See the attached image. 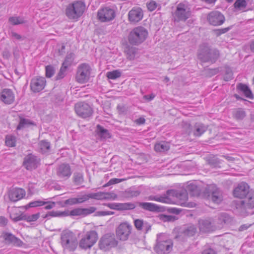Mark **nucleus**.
<instances>
[{
    "label": "nucleus",
    "mask_w": 254,
    "mask_h": 254,
    "mask_svg": "<svg viewBox=\"0 0 254 254\" xmlns=\"http://www.w3.org/2000/svg\"><path fill=\"white\" fill-rule=\"evenodd\" d=\"M173 242L167 235H157L153 250L156 254H169L173 250Z\"/></svg>",
    "instance_id": "nucleus-1"
},
{
    "label": "nucleus",
    "mask_w": 254,
    "mask_h": 254,
    "mask_svg": "<svg viewBox=\"0 0 254 254\" xmlns=\"http://www.w3.org/2000/svg\"><path fill=\"white\" fill-rule=\"evenodd\" d=\"M220 53L216 49H211L207 45L202 44L199 47L197 57L203 63H215L219 59Z\"/></svg>",
    "instance_id": "nucleus-2"
},
{
    "label": "nucleus",
    "mask_w": 254,
    "mask_h": 254,
    "mask_svg": "<svg viewBox=\"0 0 254 254\" xmlns=\"http://www.w3.org/2000/svg\"><path fill=\"white\" fill-rule=\"evenodd\" d=\"M61 244L64 252H73L77 247L78 241L73 233L64 231L61 234Z\"/></svg>",
    "instance_id": "nucleus-3"
},
{
    "label": "nucleus",
    "mask_w": 254,
    "mask_h": 254,
    "mask_svg": "<svg viewBox=\"0 0 254 254\" xmlns=\"http://www.w3.org/2000/svg\"><path fill=\"white\" fill-rule=\"evenodd\" d=\"M148 36L147 30L143 27L138 26L129 33L128 39L131 45H138L144 42Z\"/></svg>",
    "instance_id": "nucleus-4"
},
{
    "label": "nucleus",
    "mask_w": 254,
    "mask_h": 254,
    "mask_svg": "<svg viewBox=\"0 0 254 254\" xmlns=\"http://www.w3.org/2000/svg\"><path fill=\"white\" fill-rule=\"evenodd\" d=\"M191 15V11L190 5L184 3H179L176 9L173 13L175 21H186Z\"/></svg>",
    "instance_id": "nucleus-5"
},
{
    "label": "nucleus",
    "mask_w": 254,
    "mask_h": 254,
    "mask_svg": "<svg viewBox=\"0 0 254 254\" xmlns=\"http://www.w3.org/2000/svg\"><path fill=\"white\" fill-rule=\"evenodd\" d=\"M85 8L83 2L76 1L68 5L66 8V15L70 19H77L83 13Z\"/></svg>",
    "instance_id": "nucleus-6"
},
{
    "label": "nucleus",
    "mask_w": 254,
    "mask_h": 254,
    "mask_svg": "<svg viewBox=\"0 0 254 254\" xmlns=\"http://www.w3.org/2000/svg\"><path fill=\"white\" fill-rule=\"evenodd\" d=\"M204 195L213 202L219 204L222 200L221 190L214 184L207 186L204 191Z\"/></svg>",
    "instance_id": "nucleus-7"
},
{
    "label": "nucleus",
    "mask_w": 254,
    "mask_h": 254,
    "mask_svg": "<svg viewBox=\"0 0 254 254\" xmlns=\"http://www.w3.org/2000/svg\"><path fill=\"white\" fill-rule=\"evenodd\" d=\"M118 243V241L113 233H107L100 239L99 246L100 249L106 251L116 247Z\"/></svg>",
    "instance_id": "nucleus-8"
},
{
    "label": "nucleus",
    "mask_w": 254,
    "mask_h": 254,
    "mask_svg": "<svg viewBox=\"0 0 254 254\" xmlns=\"http://www.w3.org/2000/svg\"><path fill=\"white\" fill-rule=\"evenodd\" d=\"M132 226L127 222L121 223L116 229L117 239L121 241H126L131 233Z\"/></svg>",
    "instance_id": "nucleus-9"
},
{
    "label": "nucleus",
    "mask_w": 254,
    "mask_h": 254,
    "mask_svg": "<svg viewBox=\"0 0 254 254\" xmlns=\"http://www.w3.org/2000/svg\"><path fill=\"white\" fill-rule=\"evenodd\" d=\"M98 234L95 231H90L86 234L80 241L79 246L83 249L91 248L97 242Z\"/></svg>",
    "instance_id": "nucleus-10"
},
{
    "label": "nucleus",
    "mask_w": 254,
    "mask_h": 254,
    "mask_svg": "<svg viewBox=\"0 0 254 254\" xmlns=\"http://www.w3.org/2000/svg\"><path fill=\"white\" fill-rule=\"evenodd\" d=\"M25 195L26 191L23 189L18 187H12L7 190L5 194V197L7 198L9 201L15 202L22 199Z\"/></svg>",
    "instance_id": "nucleus-11"
},
{
    "label": "nucleus",
    "mask_w": 254,
    "mask_h": 254,
    "mask_svg": "<svg viewBox=\"0 0 254 254\" xmlns=\"http://www.w3.org/2000/svg\"><path fill=\"white\" fill-rule=\"evenodd\" d=\"M56 175L58 179L63 180L68 179L72 174L71 168L67 163H62L56 168Z\"/></svg>",
    "instance_id": "nucleus-12"
},
{
    "label": "nucleus",
    "mask_w": 254,
    "mask_h": 254,
    "mask_svg": "<svg viewBox=\"0 0 254 254\" xmlns=\"http://www.w3.org/2000/svg\"><path fill=\"white\" fill-rule=\"evenodd\" d=\"M91 73V68L89 64H82L77 69L76 78L77 82L83 83L87 82L89 79Z\"/></svg>",
    "instance_id": "nucleus-13"
},
{
    "label": "nucleus",
    "mask_w": 254,
    "mask_h": 254,
    "mask_svg": "<svg viewBox=\"0 0 254 254\" xmlns=\"http://www.w3.org/2000/svg\"><path fill=\"white\" fill-rule=\"evenodd\" d=\"M74 109L78 116L84 119L91 117L93 113L92 107L85 102H80L76 103Z\"/></svg>",
    "instance_id": "nucleus-14"
},
{
    "label": "nucleus",
    "mask_w": 254,
    "mask_h": 254,
    "mask_svg": "<svg viewBox=\"0 0 254 254\" xmlns=\"http://www.w3.org/2000/svg\"><path fill=\"white\" fill-rule=\"evenodd\" d=\"M115 15V12L113 9L109 7H105L98 10L97 16L100 22H107L113 20Z\"/></svg>",
    "instance_id": "nucleus-15"
},
{
    "label": "nucleus",
    "mask_w": 254,
    "mask_h": 254,
    "mask_svg": "<svg viewBox=\"0 0 254 254\" xmlns=\"http://www.w3.org/2000/svg\"><path fill=\"white\" fill-rule=\"evenodd\" d=\"M207 20L208 23L213 26L221 25L225 21L224 15L218 11H213L207 15Z\"/></svg>",
    "instance_id": "nucleus-16"
},
{
    "label": "nucleus",
    "mask_w": 254,
    "mask_h": 254,
    "mask_svg": "<svg viewBox=\"0 0 254 254\" xmlns=\"http://www.w3.org/2000/svg\"><path fill=\"white\" fill-rule=\"evenodd\" d=\"M198 225L200 231L203 233H208L216 229L213 221L211 218L199 219Z\"/></svg>",
    "instance_id": "nucleus-17"
},
{
    "label": "nucleus",
    "mask_w": 254,
    "mask_h": 254,
    "mask_svg": "<svg viewBox=\"0 0 254 254\" xmlns=\"http://www.w3.org/2000/svg\"><path fill=\"white\" fill-rule=\"evenodd\" d=\"M239 209H252L254 208V191H251L244 200H241L237 204Z\"/></svg>",
    "instance_id": "nucleus-18"
},
{
    "label": "nucleus",
    "mask_w": 254,
    "mask_h": 254,
    "mask_svg": "<svg viewBox=\"0 0 254 254\" xmlns=\"http://www.w3.org/2000/svg\"><path fill=\"white\" fill-rule=\"evenodd\" d=\"M249 191V186L246 183L242 182L238 184V186L234 190V195L238 198H243L246 197Z\"/></svg>",
    "instance_id": "nucleus-19"
},
{
    "label": "nucleus",
    "mask_w": 254,
    "mask_h": 254,
    "mask_svg": "<svg viewBox=\"0 0 254 254\" xmlns=\"http://www.w3.org/2000/svg\"><path fill=\"white\" fill-rule=\"evenodd\" d=\"M0 100L5 104H11L15 100L13 92L9 89H4L0 93Z\"/></svg>",
    "instance_id": "nucleus-20"
},
{
    "label": "nucleus",
    "mask_w": 254,
    "mask_h": 254,
    "mask_svg": "<svg viewBox=\"0 0 254 254\" xmlns=\"http://www.w3.org/2000/svg\"><path fill=\"white\" fill-rule=\"evenodd\" d=\"M143 13L140 7H134L130 10L128 14V20L132 23H136L141 20L143 17Z\"/></svg>",
    "instance_id": "nucleus-21"
},
{
    "label": "nucleus",
    "mask_w": 254,
    "mask_h": 254,
    "mask_svg": "<svg viewBox=\"0 0 254 254\" xmlns=\"http://www.w3.org/2000/svg\"><path fill=\"white\" fill-rule=\"evenodd\" d=\"M96 210V208L93 206L88 208H76L70 211H68V216H86L94 212Z\"/></svg>",
    "instance_id": "nucleus-22"
},
{
    "label": "nucleus",
    "mask_w": 254,
    "mask_h": 254,
    "mask_svg": "<svg viewBox=\"0 0 254 254\" xmlns=\"http://www.w3.org/2000/svg\"><path fill=\"white\" fill-rule=\"evenodd\" d=\"M107 206L111 209L118 210H132L135 208V204L131 202L109 203Z\"/></svg>",
    "instance_id": "nucleus-23"
},
{
    "label": "nucleus",
    "mask_w": 254,
    "mask_h": 254,
    "mask_svg": "<svg viewBox=\"0 0 254 254\" xmlns=\"http://www.w3.org/2000/svg\"><path fill=\"white\" fill-rule=\"evenodd\" d=\"M46 79L43 77H37L33 81V92H39L46 85Z\"/></svg>",
    "instance_id": "nucleus-24"
},
{
    "label": "nucleus",
    "mask_w": 254,
    "mask_h": 254,
    "mask_svg": "<svg viewBox=\"0 0 254 254\" xmlns=\"http://www.w3.org/2000/svg\"><path fill=\"white\" fill-rule=\"evenodd\" d=\"M173 190H168L166 191V194L161 196L158 195H150L148 197V199L149 200H154L162 203H169L170 202V199L168 197L172 193Z\"/></svg>",
    "instance_id": "nucleus-25"
},
{
    "label": "nucleus",
    "mask_w": 254,
    "mask_h": 254,
    "mask_svg": "<svg viewBox=\"0 0 254 254\" xmlns=\"http://www.w3.org/2000/svg\"><path fill=\"white\" fill-rule=\"evenodd\" d=\"M9 213L11 219L15 222L21 220L23 219L25 217L19 208L17 207L12 208Z\"/></svg>",
    "instance_id": "nucleus-26"
},
{
    "label": "nucleus",
    "mask_w": 254,
    "mask_h": 254,
    "mask_svg": "<svg viewBox=\"0 0 254 254\" xmlns=\"http://www.w3.org/2000/svg\"><path fill=\"white\" fill-rule=\"evenodd\" d=\"M138 206L142 209L152 212L159 211V207L156 204L149 202H138Z\"/></svg>",
    "instance_id": "nucleus-27"
},
{
    "label": "nucleus",
    "mask_w": 254,
    "mask_h": 254,
    "mask_svg": "<svg viewBox=\"0 0 254 254\" xmlns=\"http://www.w3.org/2000/svg\"><path fill=\"white\" fill-rule=\"evenodd\" d=\"M237 89L243 92L245 96L249 99H253V95L250 88L246 84L239 83L237 86Z\"/></svg>",
    "instance_id": "nucleus-28"
},
{
    "label": "nucleus",
    "mask_w": 254,
    "mask_h": 254,
    "mask_svg": "<svg viewBox=\"0 0 254 254\" xmlns=\"http://www.w3.org/2000/svg\"><path fill=\"white\" fill-rule=\"evenodd\" d=\"M97 132L98 135L103 139H106L111 137L108 130L104 128L100 125L97 126Z\"/></svg>",
    "instance_id": "nucleus-29"
},
{
    "label": "nucleus",
    "mask_w": 254,
    "mask_h": 254,
    "mask_svg": "<svg viewBox=\"0 0 254 254\" xmlns=\"http://www.w3.org/2000/svg\"><path fill=\"white\" fill-rule=\"evenodd\" d=\"M194 128V135L195 136H199L207 130V127L201 123H197L195 124Z\"/></svg>",
    "instance_id": "nucleus-30"
},
{
    "label": "nucleus",
    "mask_w": 254,
    "mask_h": 254,
    "mask_svg": "<svg viewBox=\"0 0 254 254\" xmlns=\"http://www.w3.org/2000/svg\"><path fill=\"white\" fill-rule=\"evenodd\" d=\"M68 214V210L64 211H51L48 212L45 215L43 216L44 218L48 217H65L67 216Z\"/></svg>",
    "instance_id": "nucleus-31"
},
{
    "label": "nucleus",
    "mask_w": 254,
    "mask_h": 254,
    "mask_svg": "<svg viewBox=\"0 0 254 254\" xmlns=\"http://www.w3.org/2000/svg\"><path fill=\"white\" fill-rule=\"evenodd\" d=\"M125 52L127 54V58L129 60H133L135 58L136 53V49L134 47L127 45L125 49Z\"/></svg>",
    "instance_id": "nucleus-32"
},
{
    "label": "nucleus",
    "mask_w": 254,
    "mask_h": 254,
    "mask_svg": "<svg viewBox=\"0 0 254 254\" xmlns=\"http://www.w3.org/2000/svg\"><path fill=\"white\" fill-rule=\"evenodd\" d=\"M196 232V227L194 225H190L184 229L183 234L187 237H192L195 234Z\"/></svg>",
    "instance_id": "nucleus-33"
},
{
    "label": "nucleus",
    "mask_w": 254,
    "mask_h": 254,
    "mask_svg": "<svg viewBox=\"0 0 254 254\" xmlns=\"http://www.w3.org/2000/svg\"><path fill=\"white\" fill-rule=\"evenodd\" d=\"M170 148L169 144L165 141H161L156 143L154 146V149L157 152H165Z\"/></svg>",
    "instance_id": "nucleus-34"
},
{
    "label": "nucleus",
    "mask_w": 254,
    "mask_h": 254,
    "mask_svg": "<svg viewBox=\"0 0 254 254\" xmlns=\"http://www.w3.org/2000/svg\"><path fill=\"white\" fill-rule=\"evenodd\" d=\"M73 182L76 185H81L84 182L83 174L82 172H75L73 175Z\"/></svg>",
    "instance_id": "nucleus-35"
},
{
    "label": "nucleus",
    "mask_w": 254,
    "mask_h": 254,
    "mask_svg": "<svg viewBox=\"0 0 254 254\" xmlns=\"http://www.w3.org/2000/svg\"><path fill=\"white\" fill-rule=\"evenodd\" d=\"M187 191H189L192 196H197L199 194L200 189L196 185L190 184L187 186Z\"/></svg>",
    "instance_id": "nucleus-36"
},
{
    "label": "nucleus",
    "mask_w": 254,
    "mask_h": 254,
    "mask_svg": "<svg viewBox=\"0 0 254 254\" xmlns=\"http://www.w3.org/2000/svg\"><path fill=\"white\" fill-rule=\"evenodd\" d=\"M39 148L42 153H46L50 149V143L48 141L42 140L39 143Z\"/></svg>",
    "instance_id": "nucleus-37"
},
{
    "label": "nucleus",
    "mask_w": 254,
    "mask_h": 254,
    "mask_svg": "<svg viewBox=\"0 0 254 254\" xmlns=\"http://www.w3.org/2000/svg\"><path fill=\"white\" fill-rule=\"evenodd\" d=\"M16 138L12 135H7L5 136V143L9 147H14L16 145Z\"/></svg>",
    "instance_id": "nucleus-38"
},
{
    "label": "nucleus",
    "mask_w": 254,
    "mask_h": 254,
    "mask_svg": "<svg viewBox=\"0 0 254 254\" xmlns=\"http://www.w3.org/2000/svg\"><path fill=\"white\" fill-rule=\"evenodd\" d=\"M233 116L236 120H242L246 117V113L244 109L239 108L234 112Z\"/></svg>",
    "instance_id": "nucleus-39"
},
{
    "label": "nucleus",
    "mask_w": 254,
    "mask_h": 254,
    "mask_svg": "<svg viewBox=\"0 0 254 254\" xmlns=\"http://www.w3.org/2000/svg\"><path fill=\"white\" fill-rule=\"evenodd\" d=\"M23 165L27 170L32 169V156L30 154L25 157Z\"/></svg>",
    "instance_id": "nucleus-40"
},
{
    "label": "nucleus",
    "mask_w": 254,
    "mask_h": 254,
    "mask_svg": "<svg viewBox=\"0 0 254 254\" xmlns=\"http://www.w3.org/2000/svg\"><path fill=\"white\" fill-rule=\"evenodd\" d=\"M177 197L182 200L181 205H185L188 200V193L186 190H182L177 194Z\"/></svg>",
    "instance_id": "nucleus-41"
},
{
    "label": "nucleus",
    "mask_w": 254,
    "mask_h": 254,
    "mask_svg": "<svg viewBox=\"0 0 254 254\" xmlns=\"http://www.w3.org/2000/svg\"><path fill=\"white\" fill-rule=\"evenodd\" d=\"M68 66L62 64V66L60 68V70L56 77V80H59L63 78L65 74Z\"/></svg>",
    "instance_id": "nucleus-42"
},
{
    "label": "nucleus",
    "mask_w": 254,
    "mask_h": 254,
    "mask_svg": "<svg viewBox=\"0 0 254 254\" xmlns=\"http://www.w3.org/2000/svg\"><path fill=\"white\" fill-rule=\"evenodd\" d=\"M121 76V73L118 70L109 71L107 73V77L109 79H115Z\"/></svg>",
    "instance_id": "nucleus-43"
},
{
    "label": "nucleus",
    "mask_w": 254,
    "mask_h": 254,
    "mask_svg": "<svg viewBox=\"0 0 254 254\" xmlns=\"http://www.w3.org/2000/svg\"><path fill=\"white\" fill-rule=\"evenodd\" d=\"M9 21L12 25H18L24 23L25 20L19 17H11L9 18Z\"/></svg>",
    "instance_id": "nucleus-44"
},
{
    "label": "nucleus",
    "mask_w": 254,
    "mask_h": 254,
    "mask_svg": "<svg viewBox=\"0 0 254 254\" xmlns=\"http://www.w3.org/2000/svg\"><path fill=\"white\" fill-rule=\"evenodd\" d=\"M73 58L74 54L73 53H70L66 55L64 63H63V64L65 65L68 67L73 62Z\"/></svg>",
    "instance_id": "nucleus-45"
},
{
    "label": "nucleus",
    "mask_w": 254,
    "mask_h": 254,
    "mask_svg": "<svg viewBox=\"0 0 254 254\" xmlns=\"http://www.w3.org/2000/svg\"><path fill=\"white\" fill-rule=\"evenodd\" d=\"M183 131L185 133L190 134L191 131V127L190 124L187 122H183L181 124Z\"/></svg>",
    "instance_id": "nucleus-46"
},
{
    "label": "nucleus",
    "mask_w": 254,
    "mask_h": 254,
    "mask_svg": "<svg viewBox=\"0 0 254 254\" xmlns=\"http://www.w3.org/2000/svg\"><path fill=\"white\" fill-rule=\"evenodd\" d=\"M55 73V69L54 66L49 65L46 66V76L47 77H51Z\"/></svg>",
    "instance_id": "nucleus-47"
},
{
    "label": "nucleus",
    "mask_w": 254,
    "mask_h": 254,
    "mask_svg": "<svg viewBox=\"0 0 254 254\" xmlns=\"http://www.w3.org/2000/svg\"><path fill=\"white\" fill-rule=\"evenodd\" d=\"M247 5L245 0H237L234 3L235 7L240 10L245 8Z\"/></svg>",
    "instance_id": "nucleus-48"
},
{
    "label": "nucleus",
    "mask_w": 254,
    "mask_h": 254,
    "mask_svg": "<svg viewBox=\"0 0 254 254\" xmlns=\"http://www.w3.org/2000/svg\"><path fill=\"white\" fill-rule=\"evenodd\" d=\"M14 237V235L8 233H6L3 235L4 240L8 244H12Z\"/></svg>",
    "instance_id": "nucleus-49"
},
{
    "label": "nucleus",
    "mask_w": 254,
    "mask_h": 254,
    "mask_svg": "<svg viewBox=\"0 0 254 254\" xmlns=\"http://www.w3.org/2000/svg\"><path fill=\"white\" fill-rule=\"evenodd\" d=\"M144 223L143 221L141 219H135L134 221V225L136 229L140 231L142 229Z\"/></svg>",
    "instance_id": "nucleus-50"
},
{
    "label": "nucleus",
    "mask_w": 254,
    "mask_h": 254,
    "mask_svg": "<svg viewBox=\"0 0 254 254\" xmlns=\"http://www.w3.org/2000/svg\"><path fill=\"white\" fill-rule=\"evenodd\" d=\"M231 28L232 26H230L224 28L216 29L214 30V32L217 36H219L222 34L227 33L231 29Z\"/></svg>",
    "instance_id": "nucleus-51"
},
{
    "label": "nucleus",
    "mask_w": 254,
    "mask_h": 254,
    "mask_svg": "<svg viewBox=\"0 0 254 254\" xmlns=\"http://www.w3.org/2000/svg\"><path fill=\"white\" fill-rule=\"evenodd\" d=\"M220 71L219 68H215L213 69H207L205 70V74L209 76H212L216 74Z\"/></svg>",
    "instance_id": "nucleus-52"
},
{
    "label": "nucleus",
    "mask_w": 254,
    "mask_h": 254,
    "mask_svg": "<svg viewBox=\"0 0 254 254\" xmlns=\"http://www.w3.org/2000/svg\"><path fill=\"white\" fill-rule=\"evenodd\" d=\"M104 194L102 192L93 193L88 194V197H89V198H91L97 199H101L105 197Z\"/></svg>",
    "instance_id": "nucleus-53"
},
{
    "label": "nucleus",
    "mask_w": 254,
    "mask_h": 254,
    "mask_svg": "<svg viewBox=\"0 0 254 254\" xmlns=\"http://www.w3.org/2000/svg\"><path fill=\"white\" fill-rule=\"evenodd\" d=\"M233 78V73L230 68H227L224 76V79L225 81H229Z\"/></svg>",
    "instance_id": "nucleus-54"
},
{
    "label": "nucleus",
    "mask_w": 254,
    "mask_h": 254,
    "mask_svg": "<svg viewBox=\"0 0 254 254\" xmlns=\"http://www.w3.org/2000/svg\"><path fill=\"white\" fill-rule=\"evenodd\" d=\"M157 6V3L154 0H150L147 3V7L150 11L154 10Z\"/></svg>",
    "instance_id": "nucleus-55"
},
{
    "label": "nucleus",
    "mask_w": 254,
    "mask_h": 254,
    "mask_svg": "<svg viewBox=\"0 0 254 254\" xmlns=\"http://www.w3.org/2000/svg\"><path fill=\"white\" fill-rule=\"evenodd\" d=\"M89 197H88V195H84L81 197H78L76 198V203L77 204H80L83 203L88 200Z\"/></svg>",
    "instance_id": "nucleus-56"
},
{
    "label": "nucleus",
    "mask_w": 254,
    "mask_h": 254,
    "mask_svg": "<svg viewBox=\"0 0 254 254\" xmlns=\"http://www.w3.org/2000/svg\"><path fill=\"white\" fill-rule=\"evenodd\" d=\"M40 165V159L33 156V169L37 168Z\"/></svg>",
    "instance_id": "nucleus-57"
},
{
    "label": "nucleus",
    "mask_w": 254,
    "mask_h": 254,
    "mask_svg": "<svg viewBox=\"0 0 254 254\" xmlns=\"http://www.w3.org/2000/svg\"><path fill=\"white\" fill-rule=\"evenodd\" d=\"M75 204H76V198L75 197L70 198L64 201V206L67 205H72Z\"/></svg>",
    "instance_id": "nucleus-58"
},
{
    "label": "nucleus",
    "mask_w": 254,
    "mask_h": 254,
    "mask_svg": "<svg viewBox=\"0 0 254 254\" xmlns=\"http://www.w3.org/2000/svg\"><path fill=\"white\" fill-rule=\"evenodd\" d=\"M23 244V242L20 239L15 237L11 245L15 247H21Z\"/></svg>",
    "instance_id": "nucleus-59"
},
{
    "label": "nucleus",
    "mask_w": 254,
    "mask_h": 254,
    "mask_svg": "<svg viewBox=\"0 0 254 254\" xmlns=\"http://www.w3.org/2000/svg\"><path fill=\"white\" fill-rule=\"evenodd\" d=\"M123 180L122 179H119L117 178L112 179L108 182V183L107 184L105 185V186H109L113 184H118L121 182Z\"/></svg>",
    "instance_id": "nucleus-60"
},
{
    "label": "nucleus",
    "mask_w": 254,
    "mask_h": 254,
    "mask_svg": "<svg viewBox=\"0 0 254 254\" xmlns=\"http://www.w3.org/2000/svg\"><path fill=\"white\" fill-rule=\"evenodd\" d=\"M28 124V123L26 120H25L24 119H21L19 124L17 127V129H18V130L20 129L21 128L23 127L25 125H26Z\"/></svg>",
    "instance_id": "nucleus-61"
},
{
    "label": "nucleus",
    "mask_w": 254,
    "mask_h": 254,
    "mask_svg": "<svg viewBox=\"0 0 254 254\" xmlns=\"http://www.w3.org/2000/svg\"><path fill=\"white\" fill-rule=\"evenodd\" d=\"M47 202L43 201H33V207L42 206L47 204Z\"/></svg>",
    "instance_id": "nucleus-62"
},
{
    "label": "nucleus",
    "mask_w": 254,
    "mask_h": 254,
    "mask_svg": "<svg viewBox=\"0 0 254 254\" xmlns=\"http://www.w3.org/2000/svg\"><path fill=\"white\" fill-rule=\"evenodd\" d=\"M202 254H217L216 252L211 248L205 249Z\"/></svg>",
    "instance_id": "nucleus-63"
},
{
    "label": "nucleus",
    "mask_w": 254,
    "mask_h": 254,
    "mask_svg": "<svg viewBox=\"0 0 254 254\" xmlns=\"http://www.w3.org/2000/svg\"><path fill=\"white\" fill-rule=\"evenodd\" d=\"M127 192L129 193V196L130 197H135L138 196L140 194V191L138 190H128Z\"/></svg>",
    "instance_id": "nucleus-64"
}]
</instances>
